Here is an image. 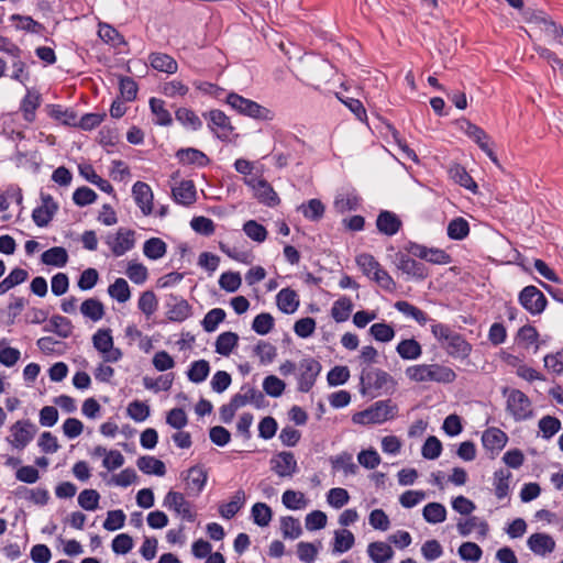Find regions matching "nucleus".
<instances>
[{
	"instance_id": "9",
	"label": "nucleus",
	"mask_w": 563,
	"mask_h": 563,
	"mask_svg": "<svg viewBox=\"0 0 563 563\" xmlns=\"http://www.w3.org/2000/svg\"><path fill=\"white\" fill-rule=\"evenodd\" d=\"M520 305L532 316L544 311L548 300L536 286H527L519 294Z\"/></svg>"
},
{
	"instance_id": "22",
	"label": "nucleus",
	"mask_w": 563,
	"mask_h": 563,
	"mask_svg": "<svg viewBox=\"0 0 563 563\" xmlns=\"http://www.w3.org/2000/svg\"><path fill=\"white\" fill-rule=\"evenodd\" d=\"M457 531L462 537H467L473 531H477L481 538H485L488 533V523L475 516L468 517L464 520H460L456 525Z\"/></svg>"
},
{
	"instance_id": "44",
	"label": "nucleus",
	"mask_w": 563,
	"mask_h": 563,
	"mask_svg": "<svg viewBox=\"0 0 563 563\" xmlns=\"http://www.w3.org/2000/svg\"><path fill=\"white\" fill-rule=\"evenodd\" d=\"M109 296L120 303L126 302L131 298V290L128 282L124 278H117L108 287Z\"/></svg>"
},
{
	"instance_id": "29",
	"label": "nucleus",
	"mask_w": 563,
	"mask_h": 563,
	"mask_svg": "<svg viewBox=\"0 0 563 563\" xmlns=\"http://www.w3.org/2000/svg\"><path fill=\"white\" fill-rule=\"evenodd\" d=\"M245 504V493L241 489L236 490L228 503L220 505L219 512L222 518H233Z\"/></svg>"
},
{
	"instance_id": "34",
	"label": "nucleus",
	"mask_w": 563,
	"mask_h": 563,
	"mask_svg": "<svg viewBox=\"0 0 563 563\" xmlns=\"http://www.w3.org/2000/svg\"><path fill=\"white\" fill-rule=\"evenodd\" d=\"M449 174L452 180H454L460 186L471 190L472 192L477 191V185L466 172V169L460 164H454L450 167Z\"/></svg>"
},
{
	"instance_id": "25",
	"label": "nucleus",
	"mask_w": 563,
	"mask_h": 563,
	"mask_svg": "<svg viewBox=\"0 0 563 563\" xmlns=\"http://www.w3.org/2000/svg\"><path fill=\"white\" fill-rule=\"evenodd\" d=\"M355 543L354 534L347 529H336L333 532L332 553L342 554L353 548Z\"/></svg>"
},
{
	"instance_id": "62",
	"label": "nucleus",
	"mask_w": 563,
	"mask_h": 563,
	"mask_svg": "<svg viewBox=\"0 0 563 563\" xmlns=\"http://www.w3.org/2000/svg\"><path fill=\"white\" fill-rule=\"evenodd\" d=\"M150 107L152 112L155 114V122L159 125H169L172 123V115L165 109V103L161 99L152 98L150 100Z\"/></svg>"
},
{
	"instance_id": "54",
	"label": "nucleus",
	"mask_w": 563,
	"mask_h": 563,
	"mask_svg": "<svg viewBox=\"0 0 563 563\" xmlns=\"http://www.w3.org/2000/svg\"><path fill=\"white\" fill-rule=\"evenodd\" d=\"M321 542L318 544L311 542H299L297 544V555L301 562L312 563L317 559Z\"/></svg>"
},
{
	"instance_id": "50",
	"label": "nucleus",
	"mask_w": 563,
	"mask_h": 563,
	"mask_svg": "<svg viewBox=\"0 0 563 563\" xmlns=\"http://www.w3.org/2000/svg\"><path fill=\"white\" fill-rule=\"evenodd\" d=\"M299 210L305 218L311 221H318L323 217L324 205L319 199H311L307 203H302Z\"/></svg>"
},
{
	"instance_id": "53",
	"label": "nucleus",
	"mask_w": 563,
	"mask_h": 563,
	"mask_svg": "<svg viewBox=\"0 0 563 563\" xmlns=\"http://www.w3.org/2000/svg\"><path fill=\"white\" fill-rule=\"evenodd\" d=\"M539 430L543 439H551L561 429V421L552 416H544L539 421Z\"/></svg>"
},
{
	"instance_id": "12",
	"label": "nucleus",
	"mask_w": 563,
	"mask_h": 563,
	"mask_svg": "<svg viewBox=\"0 0 563 563\" xmlns=\"http://www.w3.org/2000/svg\"><path fill=\"white\" fill-rule=\"evenodd\" d=\"M244 184L252 188L254 196L263 203L274 206L279 199L273 187L263 178L245 177Z\"/></svg>"
},
{
	"instance_id": "4",
	"label": "nucleus",
	"mask_w": 563,
	"mask_h": 563,
	"mask_svg": "<svg viewBox=\"0 0 563 563\" xmlns=\"http://www.w3.org/2000/svg\"><path fill=\"white\" fill-rule=\"evenodd\" d=\"M36 433L35 423L29 419H21L10 426L5 441L12 449L23 451L33 441Z\"/></svg>"
},
{
	"instance_id": "64",
	"label": "nucleus",
	"mask_w": 563,
	"mask_h": 563,
	"mask_svg": "<svg viewBox=\"0 0 563 563\" xmlns=\"http://www.w3.org/2000/svg\"><path fill=\"white\" fill-rule=\"evenodd\" d=\"M468 232V222L463 218L453 219L448 225V235L453 240H462Z\"/></svg>"
},
{
	"instance_id": "45",
	"label": "nucleus",
	"mask_w": 563,
	"mask_h": 563,
	"mask_svg": "<svg viewBox=\"0 0 563 563\" xmlns=\"http://www.w3.org/2000/svg\"><path fill=\"white\" fill-rule=\"evenodd\" d=\"M210 373L209 362L206 360H198L190 364L187 371V377L191 383L200 384L206 380Z\"/></svg>"
},
{
	"instance_id": "55",
	"label": "nucleus",
	"mask_w": 563,
	"mask_h": 563,
	"mask_svg": "<svg viewBox=\"0 0 563 563\" xmlns=\"http://www.w3.org/2000/svg\"><path fill=\"white\" fill-rule=\"evenodd\" d=\"M100 495L96 489H84L78 495V505L87 510L95 511L99 507Z\"/></svg>"
},
{
	"instance_id": "42",
	"label": "nucleus",
	"mask_w": 563,
	"mask_h": 563,
	"mask_svg": "<svg viewBox=\"0 0 563 563\" xmlns=\"http://www.w3.org/2000/svg\"><path fill=\"white\" fill-rule=\"evenodd\" d=\"M422 516L429 523H441L446 519V509L440 503H429L423 507Z\"/></svg>"
},
{
	"instance_id": "51",
	"label": "nucleus",
	"mask_w": 563,
	"mask_h": 563,
	"mask_svg": "<svg viewBox=\"0 0 563 563\" xmlns=\"http://www.w3.org/2000/svg\"><path fill=\"white\" fill-rule=\"evenodd\" d=\"M7 340H0V364L7 367L14 366L21 357V352L15 349L5 345Z\"/></svg>"
},
{
	"instance_id": "41",
	"label": "nucleus",
	"mask_w": 563,
	"mask_h": 563,
	"mask_svg": "<svg viewBox=\"0 0 563 563\" xmlns=\"http://www.w3.org/2000/svg\"><path fill=\"white\" fill-rule=\"evenodd\" d=\"M395 308L404 316L416 320L421 325H424L427 322L430 321L426 312H423L421 309L417 308L416 306L411 305L408 301H397L395 303Z\"/></svg>"
},
{
	"instance_id": "61",
	"label": "nucleus",
	"mask_w": 563,
	"mask_h": 563,
	"mask_svg": "<svg viewBox=\"0 0 563 563\" xmlns=\"http://www.w3.org/2000/svg\"><path fill=\"white\" fill-rule=\"evenodd\" d=\"M369 333L376 341L384 343L390 342L395 336L394 328L385 322L374 323L369 328Z\"/></svg>"
},
{
	"instance_id": "58",
	"label": "nucleus",
	"mask_w": 563,
	"mask_h": 563,
	"mask_svg": "<svg viewBox=\"0 0 563 563\" xmlns=\"http://www.w3.org/2000/svg\"><path fill=\"white\" fill-rule=\"evenodd\" d=\"M150 412V406L140 400H134L130 402L126 408L128 416L135 422L145 421L148 418Z\"/></svg>"
},
{
	"instance_id": "14",
	"label": "nucleus",
	"mask_w": 563,
	"mask_h": 563,
	"mask_svg": "<svg viewBox=\"0 0 563 563\" xmlns=\"http://www.w3.org/2000/svg\"><path fill=\"white\" fill-rule=\"evenodd\" d=\"M272 470L279 477H292L297 471L298 465L295 455L291 452H280L271 460Z\"/></svg>"
},
{
	"instance_id": "1",
	"label": "nucleus",
	"mask_w": 563,
	"mask_h": 563,
	"mask_svg": "<svg viewBox=\"0 0 563 563\" xmlns=\"http://www.w3.org/2000/svg\"><path fill=\"white\" fill-rule=\"evenodd\" d=\"M405 374L415 383L450 384L456 378L451 367L438 363L411 365L406 368Z\"/></svg>"
},
{
	"instance_id": "40",
	"label": "nucleus",
	"mask_w": 563,
	"mask_h": 563,
	"mask_svg": "<svg viewBox=\"0 0 563 563\" xmlns=\"http://www.w3.org/2000/svg\"><path fill=\"white\" fill-rule=\"evenodd\" d=\"M352 310H353L352 300L344 296L333 302L332 308H331V317L336 322H344L350 318Z\"/></svg>"
},
{
	"instance_id": "46",
	"label": "nucleus",
	"mask_w": 563,
	"mask_h": 563,
	"mask_svg": "<svg viewBox=\"0 0 563 563\" xmlns=\"http://www.w3.org/2000/svg\"><path fill=\"white\" fill-rule=\"evenodd\" d=\"M239 336L234 332H223L216 341V352L223 356H229L238 345Z\"/></svg>"
},
{
	"instance_id": "16",
	"label": "nucleus",
	"mask_w": 563,
	"mask_h": 563,
	"mask_svg": "<svg viewBox=\"0 0 563 563\" xmlns=\"http://www.w3.org/2000/svg\"><path fill=\"white\" fill-rule=\"evenodd\" d=\"M167 318L174 322H183L191 314V307L181 297L170 295L166 300Z\"/></svg>"
},
{
	"instance_id": "24",
	"label": "nucleus",
	"mask_w": 563,
	"mask_h": 563,
	"mask_svg": "<svg viewBox=\"0 0 563 563\" xmlns=\"http://www.w3.org/2000/svg\"><path fill=\"white\" fill-rule=\"evenodd\" d=\"M276 303L280 311L291 314L296 312L299 307V296L290 288H283L276 296Z\"/></svg>"
},
{
	"instance_id": "38",
	"label": "nucleus",
	"mask_w": 563,
	"mask_h": 563,
	"mask_svg": "<svg viewBox=\"0 0 563 563\" xmlns=\"http://www.w3.org/2000/svg\"><path fill=\"white\" fill-rule=\"evenodd\" d=\"M251 518L256 526L267 527L272 521L273 510L265 503H255L251 508Z\"/></svg>"
},
{
	"instance_id": "20",
	"label": "nucleus",
	"mask_w": 563,
	"mask_h": 563,
	"mask_svg": "<svg viewBox=\"0 0 563 563\" xmlns=\"http://www.w3.org/2000/svg\"><path fill=\"white\" fill-rule=\"evenodd\" d=\"M210 128L214 131L217 136L221 140H228L233 133L234 128L231 124L229 117L220 111L212 110L209 112Z\"/></svg>"
},
{
	"instance_id": "7",
	"label": "nucleus",
	"mask_w": 563,
	"mask_h": 563,
	"mask_svg": "<svg viewBox=\"0 0 563 563\" xmlns=\"http://www.w3.org/2000/svg\"><path fill=\"white\" fill-rule=\"evenodd\" d=\"M163 506L173 510L183 520L188 522H194L196 520V512L192 505L186 499L183 493L169 490L164 497Z\"/></svg>"
},
{
	"instance_id": "52",
	"label": "nucleus",
	"mask_w": 563,
	"mask_h": 563,
	"mask_svg": "<svg viewBox=\"0 0 563 563\" xmlns=\"http://www.w3.org/2000/svg\"><path fill=\"white\" fill-rule=\"evenodd\" d=\"M174 382V374H165L162 375L155 379L150 377H144L143 385L146 389L153 390V391H159V390H168Z\"/></svg>"
},
{
	"instance_id": "8",
	"label": "nucleus",
	"mask_w": 563,
	"mask_h": 563,
	"mask_svg": "<svg viewBox=\"0 0 563 563\" xmlns=\"http://www.w3.org/2000/svg\"><path fill=\"white\" fill-rule=\"evenodd\" d=\"M321 372V364L312 358H302L298 365V389L308 393Z\"/></svg>"
},
{
	"instance_id": "19",
	"label": "nucleus",
	"mask_w": 563,
	"mask_h": 563,
	"mask_svg": "<svg viewBox=\"0 0 563 563\" xmlns=\"http://www.w3.org/2000/svg\"><path fill=\"white\" fill-rule=\"evenodd\" d=\"M508 435L498 428H488L483 432V446L493 454H498L507 444Z\"/></svg>"
},
{
	"instance_id": "33",
	"label": "nucleus",
	"mask_w": 563,
	"mask_h": 563,
	"mask_svg": "<svg viewBox=\"0 0 563 563\" xmlns=\"http://www.w3.org/2000/svg\"><path fill=\"white\" fill-rule=\"evenodd\" d=\"M376 224L379 232L393 235L399 230L401 222L395 213L390 211H383L378 216Z\"/></svg>"
},
{
	"instance_id": "3",
	"label": "nucleus",
	"mask_w": 563,
	"mask_h": 563,
	"mask_svg": "<svg viewBox=\"0 0 563 563\" xmlns=\"http://www.w3.org/2000/svg\"><path fill=\"white\" fill-rule=\"evenodd\" d=\"M227 102L242 115L262 121H273L275 119V112L273 110L235 92L228 95Z\"/></svg>"
},
{
	"instance_id": "28",
	"label": "nucleus",
	"mask_w": 563,
	"mask_h": 563,
	"mask_svg": "<svg viewBox=\"0 0 563 563\" xmlns=\"http://www.w3.org/2000/svg\"><path fill=\"white\" fill-rule=\"evenodd\" d=\"M444 347L448 350L450 355L459 358H465L472 352V345L457 333H454L450 338Z\"/></svg>"
},
{
	"instance_id": "36",
	"label": "nucleus",
	"mask_w": 563,
	"mask_h": 563,
	"mask_svg": "<svg viewBox=\"0 0 563 563\" xmlns=\"http://www.w3.org/2000/svg\"><path fill=\"white\" fill-rule=\"evenodd\" d=\"M539 333L537 329L530 324L521 327L516 335L517 343L529 349L530 346L534 345V352L539 350Z\"/></svg>"
},
{
	"instance_id": "39",
	"label": "nucleus",
	"mask_w": 563,
	"mask_h": 563,
	"mask_svg": "<svg viewBox=\"0 0 563 563\" xmlns=\"http://www.w3.org/2000/svg\"><path fill=\"white\" fill-rule=\"evenodd\" d=\"M80 312L84 317L93 322L100 321L104 316V307L102 302L96 298L86 299L80 306Z\"/></svg>"
},
{
	"instance_id": "18",
	"label": "nucleus",
	"mask_w": 563,
	"mask_h": 563,
	"mask_svg": "<svg viewBox=\"0 0 563 563\" xmlns=\"http://www.w3.org/2000/svg\"><path fill=\"white\" fill-rule=\"evenodd\" d=\"M132 195L142 213L145 216L151 214L154 199L151 187L143 181H136L132 187Z\"/></svg>"
},
{
	"instance_id": "23",
	"label": "nucleus",
	"mask_w": 563,
	"mask_h": 563,
	"mask_svg": "<svg viewBox=\"0 0 563 563\" xmlns=\"http://www.w3.org/2000/svg\"><path fill=\"white\" fill-rule=\"evenodd\" d=\"M174 199L184 206L192 205L196 201V187L191 180H181L178 185L172 187Z\"/></svg>"
},
{
	"instance_id": "27",
	"label": "nucleus",
	"mask_w": 563,
	"mask_h": 563,
	"mask_svg": "<svg viewBox=\"0 0 563 563\" xmlns=\"http://www.w3.org/2000/svg\"><path fill=\"white\" fill-rule=\"evenodd\" d=\"M176 157L181 164L185 165L206 166L210 162L203 152L192 147L177 151Z\"/></svg>"
},
{
	"instance_id": "15",
	"label": "nucleus",
	"mask_w": 563,
	"mask_h": 563,
	"mask_svg": "<svg viewBox=\"0 0 563 563\" xmlns=\"http://www.w3.org/2000/svg\"><path fill=\"white\" fill-rule=\"evenodd\" d=\"M555 540L544 532L532 533L527 540L529 550L539 556H547L555 550Z\"/></svg>"
},
{
	"instance_id": "6",
	"label": "nucleus",
	"mask_w": 563,
	"mask_h": 563,
	"mask_svg": "<svg viewBox=\"0 0 563 563\" xmlns=\"http://www.w3.org/2000/svg\"><path fill=\"white\" fill-rule=\"evenodd\" d=\"M506 409L516 421H523L533 416V408L529 397L519 389L509 390Z\"/></svg>"
},
{
	"instance_id": "63",
	"label": "nucleus",
	"mask_w": 563,
	"mask_h": 563,
	"mask_svg": "<svg viewBox=\"0 0 563 563\" xmlns=\"http://www.w3.org/2000/svg\"><path fill=\"white\" fill-rule=\"evenodd\" d=\"M357 462L367 470H374L380 464L382 459L375 449L369 448L358 452Z\"/></svg>"
},
{
	"instance_id": "2",
	"label": "nucleus",
	"mask_w": 563,
	"mask_h": 563,
	"mask_svg": "<svg viewBox=\"0 0 563 563\" xmlns=\"http://www.w3.org/2000/svg\"><path fill=\"white\" fill-rule=\"evenodd\" d=\"M398 408L390 400H379L366 410L356 412L352 421L356 424H380L396 417Z\"/></svg>"
},
{
	"instance_id": "49",
	"label": "nucleus",
	"mask_w": 563,
	"mask_h": 563,
	"mask_svg": "<svg viewBox=\"0 0 563 563\" xmlns=\"http://www.w3.org/2000/svg\"><path fill=\"white\" fill-rule=\"evenodd\" d=\"M67 260L66 249H47L42 254V263L48 266L63 267Z\"/></svg>"
},
{
	"instance_id": "5",
	"label": "nucleus",
	"mask_w": 563,
	"mask_h": 563,
	"mask_svg": "<svg viewBox=\"0 0 563 563\" xmlns=\"http://www.w3.org/2000/svg\"><path fill=\"white\" fill-rule=\"evenodd\" d=\"M91 342L104 362H119L123 357L121 349L114 346L112 331L109 328L98 329L93 333Z\"/></svg>"
},
{
	"instance_id": "13",
	"label": "nucleus",
	"mask_w": 563,
	"mask_h": 563,
	"mask_svg": "<svg viewBox=\"0 0 563 563\" xmlns=\"http://www.w3.org/2000/svg\"><path fill=\"white\" fill-rule=\"evenodd\" d=\"M465 124V134L479 146V148L492 159L493 163L498 164V158L490 146V137L488 134L482 128L470 121H466Z\"/></svg>"
},
{
	"instance_id": "59",
	"label": "nucleus",
	"mask_w": 563,
	"mask_h": 563,
	"mask_svg": "<svg viewBox=\"0 0 563 563\" xmlns=\"http://www.w3.org/2000/svg\"><path fill=\"white\" fill-rule=\"evenodd\" d=\"M459 555L463 561L476 563L481 560L483 551L481 547L474 542H464L459 548Z\"/></svg>"
},
{
	"instance_id": "21",
	"label": "nucleus",
	"mask_w": 563,
	"mask_h": 563,
	"mask_svg": "<svg viewBox=\"0 0 563 563\" xmlns=\"http://www.w3.org/2000/svg\"><path fill=\"white\" fill-rule=\"evenodd\" d=\"M41 200L42 203L34 209L32 218L37 225L44 227L52 220L58 206L51 196L42 195Z\"/></svg>"
},
{
	"instance_id": "11",
	"label": "nucleus",
	"mask_w": 563,
	"mask_h": 563,
	"mask_svg": "<svg viewBox=\"0 0 563 563\" xmlns=\"http://www.w3.org/2000/svg\"><path fill=\"white\" fill-rule=\"evenodd\" d=\"M181 478L185 482L184 488L187 495L198 496L207 484L208 474L202 466L197 465L181 473Z\"/></svg>"
},
{
	"instance_id": "60",
	"label": "nucleus",
	"mask_w": 563,
	"mask_h": 563,
	"mask_svg": "<svg viewBox=\"0 0 563 563\" xmlns=\"http://www.w3.org/2000/svg\"><path fill=\"white\" fill-rule=\"evenodd\" d=\"M137 307L146 317H151L158 307L155 294L151 290L142 292L137 301Z\"/></svg>"
},
{
	"instance_id": "30",
	"label": "nucleus",
	"mask_w": 563,
	"mask_h": 563,
	"mask_svg": "<svg viewBox=\"0 0 563 563\" xmlns=\"http://www.w3.org/2000/svg\"><path fill=\"white\" fill-rule=\"evenodd\" d=\"M141 472L147 475L164 476L166 474V466L163 461L145 455L141 456L136 462Z\"/></svg>"
},
{
	"instance_id": "57",
	"label": "nucleus",
	"mask_w": 563,
	"mask_h": 563,
	"mask_svg": "<svg viewBox=\"0 0 563 563\" xmlns=\"http://www.w3.org/2000/svg\"><path fill=\"white\" fill-rule=\"evenodd\" d=\"M350 501V494L345 488L335 487L327 493V503L335 509L344 507Z\"/></svg>"
},
{
	"instance_id": "31",
	"label": "nucleus",
	"mask_w": 563,
	"mask_h": 563,
	"mask_svg": "<svg viewBox=\"0 0 563 563\" xmlns=\"http://www.w3.org/2000/svg\"><path fill=\"white\" fill-rule=\"evenodd\" d=\"M334 471L343 472L344 475H355L358 471L357 465L353 461L351 453L342 452L330 459Z\"/></svg>"
},
{
	"instance_id": "17",
	"label": "nucleus",
	"mask_w": 563,
	"mask_h": 563,
	"mask_svg": "<svg viewBox=\"0 0 563 563\" xmlns=\"http://www.w3.org/2000/svg\"><path fill=\"white\" fill-rule=\"evenodd\" d=\"M530 22L534 25V29L550 40L558 42L563 45L561 37L563 36V29L558 26L553 21L549 20L545 15L534 14Z\"/></svg>"
},
{
	"instance_id": "32",
	"label": "nucleus",
	"mask_w": 563,
	"mask_h": 563,
	"mask_svg": "<svg viewBox=\"0 0 563 563\" xmlns=\"http://www.w3.org/2000/svg\"><path fill=\"white\" fill-rule=\"evenodd\" d=\"M151 66L167 74H175L178 69L177 62L169 55L164 53H153L150 55Z\"/></svg>"
},
{
	"instance_id": "43",
	"label": "nucleus",
	"mask_w": 563,
	"mask_h": 563,
	"mask_svg": "<svg viewBox=\"0 0 563 563\" xmlns=\"http://www.w3.org/2000/svg\"><path fill=\"white\" fill-rule=\"evenodd\" d=\"M280 531L284 539L295 540L302 533L300 521L291 516L280 518Z\"/></svg>"
},
{
	"instance_id": "48",
	"label": "nucleus",
	"mask_w": 563,
	"mask_h": 563,
	"mask_svg": "<svg viewBox=\"0 0 563 563\" xmlns=\"http://www.w3.org/2000/svg\"><path fill=\"white\" fill-rule=\"evenodd\" d=\"M413 255L433 264H445L450 261L444 249H415Z\"/></svg>"
},
{
	"instance_id": "10",
	"label": "nucleus",
	"mask_w": 563,
	"mask_h": 563,
	"mask_svg": "<svg viewBox=\"0 0 563 563\" xmlns=\"http://www.w3.org/2000/svg\"><path fill=\"white\" fill-rule=\"evenodd\" d=\"M362 380L368 388L378 390L380 394H391L396 388V380L383 369H373L362 376Z\"/></svg>"
},
{
	"instance_id": "56",
	"label": "nucleus",
	"mask_w": 563,
	"mask_h": 563,
	"mask_svg": "<svg viewBox=\"0 0 563 563\" xmlns=\"http://www.w3.org/2000/svg\"><path fill=\"white\" fill-rule=\"evenodd\" d=\"M125 274L129 279L136 285L144 284L148 276L147 268L143 264L134 261L128 263Z\"/></svg>"
},
{
	"instance_id": "37",
	"label": "nucleus",
	"mask_w": 563,
	"mask_h": 563,
	"mask_svg": "<svg viewBox=\"0 0 563 563\" xmlns=\"http://www.w3.org/2000/svg\"><path fill=\"white\" fill-rule=\"evenodd\" d=\"M282 503L290 510L305 509L309 504L303 493L294 489H287L283 493Z\"/></svg>"
},
{
	"instance_id": "47",
	"label": "nucleus",
	"mask_w": 563,
	"mask_h": 563,
	"mask_svg": "<svg viewBox=\"0 0 563 563\" xmlns=\"http://www.w3.org/2000/svg\"><path fill=\"white\" fill-rule=\"evenodd\" d=\"M511 473L507 470H498L494 473L495 495L498 499H504L509 493V483Z\"/></svg>"
},
{
	"instance_id": "35",
	"label": "nucleus",
	"mask_w": 563,
	"mask_h": 563,
	"mask_svg": "<svg viewBox=\"0 0 563 563\" xmlns=\"http://www.w3.org/2000/svg\"><path fill=\"white\" fill-rule=\"evenodd\" d=\"M396 351L402 360L410 361L419 358L422 354V347L415 339L401 340L398 343Z\"/></svg>"
},
{
	"instance_id": "26",
	"label": "nucleus",
	"mask_w": 563,
	"mask_h": 563,
	"mask_svg": "<svg viewBox=\"0 0 563 563\" xmlns=\"http://www.w3.org/2000/svg\"><path fill=\"white\" fill-rule=\"evenodd\" d=\"M367 554L374 563H387L393 559L391 547L383 541H375L368 544Z\"/></svg>"
}]
</instances>
